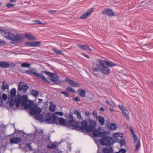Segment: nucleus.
<instances>
[{
    "label": "nucleus",
    "mask_w": 153,
    "mask_h": 153,
    "mask_svg": "<svg viewBox=\"0 0 153 153\" xmlns=\"http://www.w3.org/2000/svg\"><path fill=\"white\" fill-rule=\"evenodd\" d=\"M106 62V66L110 67H112L117 65V64H114L112 62H110L107 61Z\"/></svg>",
    "instance_id": "obj_32"
},
{
    "label": "nucleus",
    "mask_w": 153,
    "mask_h": 153,
    "mask_svg": "<svg viewBox=\"0 0 153 153\" xmlns=\"http://www.w3.org/2000/svg\"><path fill=\"white\" fill-rule=\"evenodd\" d=\"M99 62L100 65L102 66L101 68H103L106 66L105 65H106V62H107V60H99Z\"/></svg>",
    "instance_id": "obj_30"
},
{
    "label": "nucleus",
    "mask_w": 153,
    "mask_h": 153,
    "mask_svg": "<svg viewBox=\"0 0 153 153\" xmlns=\"http://www.w3.org/2000/svg\"><path fill=\"white\" fill-rule=\"evenodd\" d=\"M43 139L44 140L45 143H46L47 142H48L50 141V137L47 136L45 138H43Z\"/></svg>",
    "instance_id": "obj_51"
},
{
    "label": "nucleus",
    "mask_w": 153,
    "mask_h": 153,
    "mask_svg": "<svg viewBox=\"0 0 153 153\" xmlns=\"http://www.w3.org/2000/svg\"><path fill=\"white\" fill-rule=\"evenodd\" d=\"M77 46L81 49L83 50H86L88 49V48H89V46L87 45H78Z\"/></svg>",
    "instance_id": "obj_29"
},
{
    "label": "nucleus",
    "mask_w": 153,
    "mask_h": 153,
    "mask_svg": "<svg viewBox=\"0 0 153 153\" xmlns=\"http://www.w3.org/2000/svg\"><path fill=\"white\" fill-rule=\"evenodd\" d=\"M118 136H120L121 137L123 138V136H120L119 134H118V133H115L114 134V138H115L116 139L118 137Z\"/></svg>",
    "instance_id": "obj_46"
},
{
    "label": "nucleus",
    "mask_w": 153,
    "mask_h": 153,
    "mask_svg": "<svg viewBox=\"0 0 153 153\" xmlns=\"http://www.w3.org/2000/svg\"><path fill=\"white\" fill-rule=\"evenodd\" d=\"M38 100L39 101L38 102V103H41L43 101V99H42L39 98Z\"/></svg>",
    "instance_id": "obj_60"
},
{
    "label": "nucleus",
    "mask_w": 153,
    "mask_h": 153,
    "mask_svg": "<svg viewBox=\"0 0 153 153\" xmlns=\"http://www.w3.org/2000/svg\"><path fill=\"white\" fill-rule=\"evenodd\" d=\"M10 66V64L8 62L4 61H0V67L2 68H7Z\"/></svg>",
    "instance_id": "obj_18"
},
{
    "label": "nucleus",
    "mask_w": 153,
    "mask_h": 153,
    "mask_svg": "<svg viewBox=\"0 0 153 153\" xmlns=\"http://www.w3.org/2000/svg\"><path fill=\"white\" fill-rule=\"evenodd\" d=\"M21 106L26 109H29L30 110V115H47L48 112L46 109H45V111L41 114L42 109L39 107L37 104H34L32 100H28V97L24 100V102L22 104Z\"/></svg>",
    "instance_id": "obj_3"
},
{
    "label": "nucleus",
    "mask_w": 153,
    "mask_h": 153,
    "mask_svg": "<svg viewBox=\"0 0 153 153\" xmlns=\"http://www.w3.org/2000/svg\"><path fill=\"white\" fill-rule=\"evenodd\" d=\"M68 81V83L73 87H79V83L74 82L72 80L70 79H68L66 80Z\"/></svg>",
    "instance_id": "obj_19"
},
{
    "label": "nucleus",
    "mask_w": 153,
    "mask_h": 153,
    "mask_svg": "<svg viewBox=\"0 0 153 153\" xmlns=\"http://www.w3.org/2000/svg\"><path fill=\"white\" fill-rule=\"evenodd\" d=\"M92 8L89 9L87 12L84 13L81 16L80 18L81 19H85L87 18L89 15L92 11Z\"/></svg>",
    "instance_id": "obj_20"
},
{
    "label": "nucleus",
    "mask_w": 153,
    "mask_h": 153,
    "mask_svg": "<svg viewBox=\"0 0 153 153\" xmlns=\"http://www.w3.org/2000/svg\"><path fill=\"white\" fill-rule=\"evenodd\" d=\"M10 64V66H11L12 67H15L16 65V64L13 63V62H11Z\"/></svg>",
    "instance_id": "obj_57"
},
{
    "label": "nucleus",
    "mask_w": 153,
    "mask_h": 153,
    "mask_svg": "<svg viewBox=\"0 0 153 153\" xmlns=\"http://www.w3.org/2000/svg\"><path fill=\"white\" fill-rule=\"evenodd\" d=\"M31 116H34L35 119L39 121L40 122H45L47 124H50L48 122L46 121V119L48 116L47 115H31Z\"/></svg>",
    "instance_id": "obj_11"
},
{
    "label": "nucleus",
    "mask_w": 153,
    "mask_h": 153,
    "mask_svg": "<svg viewBox=\"0 0 153 153\" xmlns=\"http://www.w3.org/2000/svg\"><path fill=\"white\" fill-rule=\"evenodd\" d=\"M47 115H63V113L62 112H57L55 114H51L50 112H47Z\"/></svg>",
    "instance_id": "obj_38"
},
{
    "label": "nucleus",
    "mask_w": 153,
    "mask_h": 153,
    "mask_svg": "<svg viewBox=\"0 0 153 153\" xmlns=\"http://www.w3.org/2000/svg\"><path fill=\"white\" fill-rule=\"evenodd\" d=\"M43 73L46 74L47 76L51 77V80L53 82L55 85H59L61 82L59 80V76L56 74L52 73L47 71H42V72Z\"/></svg>",
    "instance_id": "obj_7"
},
{
    "label": "nucleus",
    "mask_w": 153,
    "mask_h": 153,
    "mask_svg": "<svg viewBox=\"0 0 153 153\" xmlns=\"http://www.w3.org/2000/svg\"><path fill=\"white\" fill-rule=\"evenodd\" d=\"M55 105H53L52 106H51V105L49 106V109L50 111L54 112L55 111Z\"/></svg>",
    "instance_id": "obj_40"
},
{
    "label": "nucleus",
    "mask_w": 153,
    "mask_h": 153,
    "mask_svg": "<svg viewBox=\"0 0 153 153\" xmlns=\"http://www.w3.org/2000/svg\"><path fill=\"white\" fill-rule=\"evenodd\" d=\"M82 54L84 56H85V57H86L88 59L90 58V57L88 55L85 54V53H82Z\"/></svg>",
    "instance_id": "obj_53"
},
{
    "label": "nucleus",
    "mask_w": 153,
    "mask_h": 153,
    "mask_svg": "<svg viewBox=\"0 0 153 153\" xmlns=\"http://www.w3.org/2000/svg\"><path fill=\"white\" fill-rule=\"evenodd\" d=\"M73 100L77 102H79L80 101V99L78 98V97H75L73 98Z\"/></svg>",
    "instance_id": "obj_52"
},
{
    "label": "nucleus",
    "mask_w": 153,
    "mask_h": 153,
    "mask_svg": "<svg viewBox=\"0 0 153 153\" xmlns=\"http://www.w3.org/2000/svg\"><path fill=\"white\" fill-rule=\"evenodd\" d=\"M99 110L101 112H104L105 111V109L104 107H101L100 109Z\"/></svg>",
    "instance_id": "obj_54"
},
{
    "label": "nucleus",
    "mask_w": 153,
    "mask_h": 153,
    "mask_svg": "<svg viewBox=\"0 0 153 153\" xmlns=\"http://www.w3.org/2000/svg\"><path fill=\"white\" fill-rule=\"evenodd\" d=\"M74 113L75 115H81V112L78 110L75 111Z\"/></svg>",
    "instance_id": "obj_50"
},
{
    "label": "nucleus",
    "mask_w": 153,
    "mask_h": 153,
    "mask_svg": "<svg viewBox=\"0 0 153 153\" xmlns=\"http://www.w3.org/2000/svg\"><path fill=\"white\" fill-rule=\"evenodd\" d=\"M34 22H36V24H41L43 25L44 23H42L40 20H37L34 21Z\"/></svg>",
    "instance_id": "obj_49"
},
{
    "label": "nucleus",
    "mask_w": 153,
    "mask_h": 153,
    "mask_svg": "<svg viewBox=\"0 0 153 153\" xmlns=\"http://www.w3.org/2000/svg\"><path fill=\"white\" fill-rule=\"evenodd\" d=\"M95 117H98L99 122L102 125H104L105 122V120L104 117L100 115L98 117V115H94Z\"/></svg>",
    "instance_id": "obj_22"
},
{
    "label": "nucleus",
    "mask_w": 153,
    "mask_h": 153,
    "mask_svg": "<svg viewBox=\"0 0 153 153\" xmlns=\"http://www.w3.org/2000/svg\"><path fill=\"white\" fill-rule=\"evenodd\" d=\"M124 117L126 118V120L129 121L130 119V117L129 116V115H124Z\"/></svg>",
    "instance_id": "obj_56"
},
{
    "label": "nucleus",
    "mask_w": 153,
    "mask_h": 153,
    "mask_svg": "<svg viewBox=\"0 0 153 153\" xmlns=\"http://www.w3.org/2000/svg\"><path fill=\"white\" fill-rule=\"evenodd\" d=\"M102 152L104 153H113L114 150L111 147L109 148L105 147L103 149Z\"/></svg>",
    "instance_id": "obj_21"
},
{
    "label": "nucleus",
    "mask_w": 153,
    "mask_h": 153,
    "mask_svg": "<svg viewBox=\"0 0 153 153\" xmlns=\"http://www.w3.org/2000/svg\"><path fill=\"white\" fill-rule=\"evenodd\" d=\"M15 131L14 133H17L20 134V136L21 138L24 140V141L27 142V139L28 137L31 138L33 136L34 137L35 134L32 133H29L27 134L22 130H19L18 129H16L15 127H14Z\"/></svg>",
    "instance_id": "obj_9"
},
{
    "label": "nucleus",
    "mask_w": 153,
    "mask_h": 153,
    "mask_svg": "<svg viewBox=\"0 0 153 153\" xmlns=\"http://www.w3.org/2000/svg\"><path fill=\"white\" fill-rule=\"evenodd\" d=\"M31 93L33 96L34 97H37L39 94V92L35 90H32Z\"/></svg>",
    "instance_id": "obj_33"
},
{
    "label": "nucleus",
    "mask_w": 153,
    "mask_h": 153,
    "mask_svg": "<svg viewBox=\"0 0 153 153\" xmlns=\"http://www.w3.org/2000/svg\"><path fill=\"white\" fill-rule=\"evenodd\" d=\"M65 91L67 92H71L73 93H76L74 89L70 87L67 88L65 89Z\"/></svg>",
    "instance_id": "obj_34"
},
{
    "label": "nucleus",
    "mask_w": 153,
    "mask_h": 153,
    "mask_svg": "<svg viewBox=\"0 0 153 153\" xmlns=\"http://www.w3.org/2000/svg\"><path fill=\"white\" fill-rule=\"evenodd\" d=\"M116 142L120 143L121 147L124 145L125 144V139L124 138L120 140L118 139L117 140Z\"/></svg>",
    "instance_id": "obj_28"
},
{
    "label": "nucleus",
    "mask_w": 153,
    "mask_h": 153,
    "mask_svg": "<svg viewBox=\"0 0 153 153\" xmlns=\"http://www.w3.org/2000/svg\"><path fill=\"white\" fill-rule=\"evenodd\" d=\"M25 45L26 46L37 47L41 45V43L39 41L27 42H26Z\"/></svg>",
    "instance_id": "obj_13"
},
{
    "label": "nucleus",
    "mask_w": 153,
    "mask_h": 153,
    "mask_svg": "<svg viewBox=\"0 0 153 153\" xmlns=\"http://www.w3.org/2000/svg\"><path fill=\"white\" fill-rule=\"evenodd\" d=\"M29 88V86L26 85L24 82H20L18 84V92H22L23 93H25Z\"/></svg>",
    "instance_id": "obj_10"
},
{
    "label": "nucleus",
    "mask_w": 153,
    "mask_h": 153,
    "mask_svg": "<svg viewBox=\"0 0 153 153\" xmlns=\"http://www.w3.org/2000/svg\"><path fill=\"white\" fill-rule=\"evenodd\" d=\"M57 115H47L46 121L51 124L53 123L62 126L70 128L72 127V129L75 128L76 121L75 120L73 115H68V119H65L63 118L58 117Z\"/></svg>",
    "instance_id": "obj_1"
},
{
    "label": "nucleus",
    "mask_w": 153,
    "mask_h": 153,
    "mask_svg": "<svg viewBox=\"0 0 153 153\" xmlns=\"http://www.w3.org/2000/svg\"><path fill=\"white\" fill-rule=\"evenodd\" d=\"M6 82L5 81H3L2 82L3 85L2 86L1 88L3 90H4L6 89H9V86L7 83L6 85Z\"/></svg>",
    "instance_id": "obj_25"
},
{
    "label": "nucleus",
    "mask_w": 153,
    "mask_h": 153,
    "mask_svg": "<svg viewBox=\"0 0 153 153\" xmlns=\"http://www.w3.org/2000/svg\"><path fill=\"white\" fill-rule=\"evenodd\" d=\"M110 102H111V101H109L108 100H107L106 101V103L108 104V105H109L110 103Z\"/></svg>",
    "instance_id": "obj_62"
},
{
    "label": "nucleus",
    "mask_w": 153,
    "mask_h": 153,
    "mask_svg": "<svg viewBox=\"0 0 153 153\" xmlns=\"http://www.w3.org/2000/svg\"><path fill=\"white\" fill-rule=\"evenodd\" d=\"M111 71V70L109 69V67L107 66L101 68V72L105 74L109 75Z\"/></svg>",
    "instance_id": "obj_16"
},
{
    "label": "nucleus",
    "mask_w": 153,
    "mask_h": 153,
    "mask_svg": "<svg viewBox=\"0 0 153 153\" xmlns=\"http://www.w3.org/2000/svg\"><path fill=\"white\" fill-rule=\"evenodd\" d=\"M108 127V128L111 130H115L117 128V125L115 123H111L109 124Z\"/></svg>",
    "instance_id": "obj_23"
},
{
    "label": "nucleus",
    "mask_w": 153,
    "mask_h": 153,
    "mask_svg": "<svg viewBox=\"0 0 153 153\" xmlns=\"http://www.w3.org/2000/svg\"><path fill=\"white\" fill-rule=\"evenodd\" d=\"M5 44V42L0 39V46L4 45Z\"/></svg>",
    "instance_id": "obj_48"
},
{
    "label": "nucleus",
    "mask_w": 153,
    "mask_h": 153,
    "mask_svg": "<svg viewBox=\"0 0 153 153\" xmlns=\"http://www.w3.org/2000/svg\"><path fill=\"white\" fill-rule=\"evenodd\" d=\"M25 147L24 148V150L26 151H27L28 150L31 151L32 149L31 146H30V143H25Z\"/></svg>",
    "instance_id": "obj_24"
},
{
    "label": "nucleus",
    "mask_w": 153,
    "mask_h": 153,
    "mask_svg": "<svg viewBox=\"0 0 153 153\" xmlns=\"http://www.w3.org/2000/svg\"><path fill=\"white\" fill-rule=\"evenodd\" d=\"M90 124L87 120H83L81 123V125L79 126L80 123L78 122H77L75 130L77 131H81L82 132H85V130L86 132L91 133L96 129L95 126H96V122L90 119L89 120Z\"/></svg>",
    "instance_id": "obj_4"
},
{
    "label": "nucleus",
    "mask_w": 153,
    "mask_h": 153,
    "mask_svg": "<svg viewBox=\"0 0 153 153\" xmlns=\"http://www.w3.org/2000/svg\"><path fill=\"white\" fill-rule=\"evenodd\" d=\"M30 63L26 62L23 63L21 65V66L22 67L26 68H29L30 67Z\"/></svg>",
    "instance_id": "obj_35"
},
{
    "label": "nucleus",
    "mask_w": 153,
    "mask_h": 153,
    "mask_svg": "<svg viewBox=\"0 0 153 153\" xmlns=\"http://www.w3.org/2000/svg\"><path fill=\"white\" fill-rule=\"evenodd\" d=\"M78 92L79 93V95L81 97H85V95H86V91L84 90H78Z\"/></svg>",
    "instance_id": "obj_27"
},
{
    "label": "nucleus",
    "mask_w": 153,
    "mask_h": 153,
    "mask_svg": "<svg viewBox=\"0 0 153 153\" xmlns=\"http://www.w3.org/2000/svg\"><path fill=\"white\" fill-rule=\"evenodd\" d=\"M68 79H70L68 77H66L65 79L62 80V81L60 80V81L61 82V83H60V85L62 84V85H65V82H68L66 80Z\"/></svg>",
    "instance_id": "obj_41"
},
{
    "label": "nucleus",
    "mask_w": 153,
    "mask_h": 153,
    "mask_svg": "<svg viewBox=\"0 0 153 153\" xmlns=\"http://www.w3.org/2000/svg\"><path fill=\"white\" fill-rule=\"evenodd\" d=\"M139 140H138V137H137L136 138H134V142L137 143V142H138Z\"/></svg>",
    "instance_id": "obj_58"
},
{
    "label": "nucleus",
    "mask_w": 153,
    "mask_h": 153,
    "mask_svg": "<svg viewBox=\"0 0 153 153\" xmlns=\"http://www.w3.org/2000/svg\"><path fill=\"white\" fill-rule=\"evenodd\" d=\"M102 13L103 14L108 16H115L113 10L110 8H105L102 12Z\"/></svg>",
    "instance_id": "obj_12"
},
{
    "label": "nucleus",
    "mask_w": 153,
    "mask_h": 153,
    "mask_svg": "<svg viewBox=\"0 0 153 153\" xmlns=\"http://www.w3.org/2000/svg\"><path fill=\"white\" fill-rule=\"evenodd\" d=\"M118 106L120 109L123 115L128 114V112L126 107L121 105H119Z\"/></svg>",
    "instance_id": "obj_17"
},
{
    "label": "nucleus",
    "mask_w": 153,
    "mask_h": 153,
    "mask_svg": "<svg viewBox=\"0 0 153 153\" xmlns=\"http://www.w3.org/2000/svg\"><path fill=\"white\" fill-rule=\"evenodd\" d=\"M97 111L95 110H94L92 113V115H97Z\"/></svg>",
    "instance_id": "obj_59"
},
{
    "label": "nucleus",
    "mask_w": 153,
    "mask_h": 153,
    "mask_svg": "<svg viewBox=\"0 0 153 153\" xmlns=\"http://www.w3.org/2000/svg\"><path fill=\"white\" fill-rule=\"evenodd\" d=\"M23 73H27L29 74H33L35 77H38L39 79L43 80L45 83H50V82L48 80L43 74L40 73H37L36 70L34 68H33L31 70H28Z\"/></svg>",
    "instance_id": "obj_8"
},
{
    "label": "nucleus",
    "mask_w": 153,
    "mask_h": 153,
    "mask_svg": "<svg viewBox=\"0 0 153 153\" xmlns=\"http://www.w3.org/2000/svg\"><path fill=\"white\" fill-rule=\"evenodd\" d=\"M0 33L5 38L12 42V43H22L24 40V37L20 34H14L9 32L2 27L0 28Z\"/></svg>",
    "instance_id": "obj_5"
},
{
    "label": "nucleus",
    "mask_w": 153,
    "mask_h": 153,
    "mask_svg": "<svg viewBox=\"0 0 153 153\" xmlns=\"http://www.w3.org/2000/svg\"><path fill=\"white\" fill-rule=\"evenodd\" d=\"M25 37L28 39L30 40H34L36 39V38L34 36L29 34H26L25 35Z\"/></svg>",
    "instance_id": "obj_26"
},
{
    "label": "nucleus",
    "mask_w": 153,
    "mask_h": 153,
    "mask_svg": "<svg viewBox=\"0 0 153 153\" xmlns=\"http://www.w3.org/2000/svg\"><path fill=\"white\" fill-rule=\"evenodd\" d=\"M16 90L15 88H12L10 92V95L8 97L9 106L10 108L13 107V105L15 104L16 107H19L20 105L23 103L24 100L27 98V95H23L22 96L20 94H18L16 96Z\"/></svg>",
    "instance_id": "obj_2"
},
{
    "label": "nucleus",
    "mask_w": 153,
    "mask_h": 153,
    "mask_svg": "<svg viewBox=\"0 0 153 153\" xmlns=\"http://www.w3.org/2000/svg\"><path fill=\"white\" fill-rule=\"evenodd\" d=\"M140 140L137 143L135 146V151L136 152L139 150V149L140 147Z\"/></svg>",
    "instance_id": "obj_36"
},
{
    "label": "nucleus",
    "mask_w": 153,
    "mask_h": 153,
    "mask_svg": "<svg viewBox=\"0 0 153 153\" xmlns=\"http://www.w3.org/2000/svg\"><path fill=\"white\" fill-rule=\"evenodd\" d=\"M127 150L126 149L124 148H121L119 150L115 153H126Z\"/></svg>",
    "instance_id": "obj_37"
},
{
    "label": "nucleus",
    "mask_w": 153,
    "mask_h": 153,
    "mask_svg": "<svg viewBox=\"0 0 153 153\" xmlns=\"http://www.w3.org/2000/svg\"><path fill=\"white\" fill-rule=\"evenodd\" d=\"M132 135L133 136V137L134 138H136V137H137V135L135 133Z\"/></svg>",
    "instance_id": "obj_63"
},
{
    "label": "nucleus",
    "mask_w": 153,
    "mask_h": 153,
    "mask_svg": "<svg viewBox=\"0 0 153 153\" xmlns=\"http://www.w3.org/2000/svg\"><path fill=\"white\" fill-rule=\"evenodd\" d=\"M109 105L113 107H114L116 106L114 102L112 101H111V102Z\"/></svg>",
    "instance_id": "obj_47"
},
{
    "label": "nucleus",
    "mask_w": 153,
    "mask_h": 153,
    "mask_svg": "<svg viewBox=\"0 0 153 153\" xmlns=\"http://www.w3.org/2000/svg\"><path fill=\"white\" fill-rule=\"evenodd\" d=\"M56 145L54 144H51V146H49V145H48L47 146L48 148L50 149H55L56 148Z\"/></svg>",
    "instance_id": "obj_39"
},
{
    "label": "nucleus",
    "mask_w": 153,
    "mask_h": 153,
    "mask_svg": "<svg viewBox=\"0 0 153 153\" xmlns=\"http://www.w3.org/2000/svg\"><path fill=\"white\" fill-rule=\"evenodd\" d=\"M60 93L62 94H64V96L67 97H69V95L68 93L65 91H61Z\"/></svg>",
    "instance_id": "obj_42"
},
{
    "label": "nucleus",
    "mask_w": 153,
    "mask_h": 153,
    "mask_svg": "<svg viewBox=\"0 0 153 153\" xmlns=\"http://www.w3.org/2000/svg\"><path fill=\"white\" fill-rule=\"evenodd\" d=\"M52 50L54 52L57 54L59 55H63L64 54L61 51L59 50L57 48H53L52 49Z\"/></svg>",
    "instance_id": "obj_31"
},
{
    "label": "nucleus",
    "mask_w": 153,
    "mask_h": 153,
    "mask_svg": "<svg viewBox=\"0 0 153 153\" xmlns=\"http://www.w3.org/2000/svg\"><path fill=\"white\" fill-rule=\"evenodd\" d=\"M55 153H62L61 151H60V150H56L55 151Z\"/></svg>",
    "instance_id": "obj_61"
},
{
    "label": "nucleus",
    "mask_w": 153,
    "mask_h": 153,
    "mask_svg": "<svg viewBox=\"0 0 153 153\" xmlns=\"http://www.w3.org/2000/svg\"><path fill=\"white\" fill-rule=\"evenodd\" d=\"M99 142L102 145L108 147L113 145L115 142L112 137L108 136H104L100 140Z\"/></svg>",
    "instance_id": "obj_6"
},
{
    "label": "nucleus",
    "mask_w": 153,
    "mask_h": 153,
    "mask_svg": "<svg viewBox=\"0 0 153 153\" xmlns=\"http://www.w3.org/2000/svg\"><path fill=\"white\" fill-rule=\"evenodd\" d=\"M101 68L100 65H98L97 66L94 68L95 71L97 72H99L101 70Z\"/></svg>",
    "instance_id": "obj_43"
},
{
    "label": "nucleus",
    "mask_w": 153,
    "mask_h": 153,
    "mask_svg": "<svg viewBox=\"0 0 153 153\" xmlns=\"http://www.w3.org/2000/svg\"><path fill=\"white\" fill-rule=\"evenodd\" d=\"M103 133H104L105 134L104 135V136H107V134H108L109 133H111L110 132V131H104V132H103Z\"/></svg>",
    "instance_id": "obj_55"
},
{
    "label": "nucleus",
    "mask_w": 153,
    "mask_h": 153,
    "mask_svg": "<svg viewBox=\"0 0 153 153\" xmlns=\"http://www.w3.org/2000/svg\"><path fill=\"white\" fill-rule=\"evenodd\" d=\"M15 5L11 4L9 3H7L6 4V6L7 7L9 8H10L12 7H13Z\"/></svg>",
    "instance_id": "obj_44"
},
{
    "label": "nucleus",
    "mask_w": 153,
    "mask_h": 153,
    "mask_svg": "<svg viewBox=\"0 0 153 153\" xmlns=\"http://www.w3.org/2000/svg\"><path fill=\"white\" fill-rule=\"evenodd\" d=\"M48 12L50 13H51L52 14H53L55 13H56L57 11L56 10H48Z\"/></svg>",
    "instance_id": "obj_45"
},
{
    "label": "nucleus",
    "mask_w": 153,
    "mask_h": 153,
    "mask_svg": "<svg viewBox=\"0 0 153 153\" xmlns=\"http://www.w3.org/2000/svg\"><path fill=\"white\" fill-rule=\"evenodd\" d=\"M22 141V139L20 137H13L10 140V143L11 144H17Z\"/></svg>",
    "instance_id": "obj_15"
},
{
    "label": "nucleus",
    "mask_w": 153,
    "mask_h": 153,
    "mask_svg": "<svg viewBox=\"0 0 153 153\" xmlns=\"http://www.w3.org/2000/svg\"><path fill=\"white\" fill-rule=\"evenodd\" d=\"M104 134L105 133L102 132L100 129H95L93 132V135L94 137H103Z\"/></svg>",
    "instance_id": "obj_14"
},
{
    "label": "nucleus",
    "mask_w": 153,
    "mask_h": 153,
    "mask_svg": "<svg viewBox=\"0 0 153 153\" xmlns=\"http://www.w3.org/2000/svg\"><path fill=\"white\" fill-rule=\"evenodd\" d=\"M114 111V110L113 108H110L109 111L110 112H112Z\"/></svg>",
    "instance_id": "obj_64"
}]
</instances>
